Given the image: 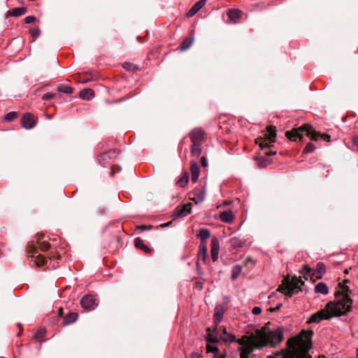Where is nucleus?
Segmentation results:
<instances>
[{"mask_svg": "<svg viewBox=\"0 0 358 358\" xmlns=\"http://www.w3.org/2000/svg\"><path fill=\"white\" fill-rule=\"evenodd\" d=\"M62 309H59V315L62 314Z\"/></svg>", "mask_w": 358, "mask_h": 358, "instance_id": "680f3d73", "label": "nucleus"}, {"mask_svg": "<svg viewBox=\"0 0 358 358\" xmlns=\"http://www.w3.org/2000/svg\"><path fill=\"white\" fill-rule=\"evenodd\" d=\"M275 151L270 150L265 153L267 156L257 158V162L258 166L260 168L266 167L270 163L269 157L275 155Z\"/></svg>", "mask_w": 358, "mask_h": 358, "instance_id": "a211bd4d", "label": "nucleus"}, {"mask_svg": "<svg viewBox=\"0 0 358 358\" xmlns=\"http://www.w3.org/2000/svg\"><path fill=\"white\" fill-rule=\"evenodd\" d=\"M282 340L283 334L280 328L273 331H267L266 327L257 329L255 334L243 336L238 338L237 343L241 345L238 348L240 358H250L255 349L262 350L268 345L274 348Z\"/></svg>", "mask_w": 358, "mask_h": 358, "instance_id": "f257e3e1", "label": "nucleus"}, {"mask_svg": "<svg viewBox=\"0 0 358 358\" xmlns=\"http://www.w3.org/2000/svg\"><path fill=\"white\" fill-rule=\"evenodd\" d=\"M315 150V146L312 143H308L303 150V154L313 152Z\"/></svg>", "mask_w": 358, "mask_h": 358, "instance_id": "ea45409f", "label": "nucleus"}, {"mask_svg": "<svg viewBox=\"0 0 358 358\" xmlns=\"http://www.w3.org/2000/svg\"><path fill=\"white\" fill-rule=\"evenodd\" d=\"M332 317L330 312L325 307L324 309H322L317 313L313 314L311 317L308 319L307 322L308 324L310 323H319L320 321L324 320H329Z\"/></svg>", "mask_w": 358, "mask_h": 358, "instance_id": "9d476101", "label": "nucleus"}, {"mask_svg": "<svg viewBox=\"0 0 358 358\" xmlns=\"http://www.w3.org/2000/svg\"><path fill=\"white\" fill-rule=\"evenodd\" d=\"M206 133L200 127L195 128L189 133V138L192 143H202L205 140Z\"/></svg>", "mask_w": 358, "mask_h": 358, "instance_id": "f8f14e48", "label": "nucleus"}, {"mask_svg": "<svg viewBox=\"0 0 358 358\" xmlns=\"http://www.w3.org/2000/svg\"><path fill=\"white\" fill-rule=\"evenodd\" d=\"M215 343H207L206 345V352L208 353L211 352L214 355V356L217 357L221 355L220 353L219 348L215 345Z\"/></svg>", "mask_w": 358, "mask_h": 358, "instance_id": "7c9ffc66", "label": "nucleus"}, {"mask_svg": "<svg viewBox=\"0 0 358 358\" xmlns=\"http://www.w3.org/2000/svg\"><path fill=\"white\" fill-rule=\"evenodd\" d=\"M57 91L67 94H71L73 92V88L65 85H61L57 87Z\"/></svg>", "mask_w": 358, "mask_h": 358, "instance_id": "f704fd0d", "label": "nucleus"}, {"mask_svg": "<svg viewBox=\"0 0 358 358\" xmlns=\"http://www.w3.org/2000/svg\"><path fill=\"white\" fill-rule=\"evenodd\" d=\"M123 67L128 70V71H134L135 70H136L137 67L131 64V63H129V62H125L124 64H123Z\"/></svg>", "mask_w": 358, "mask_h": 358, "instance_id": "37998d69", "label": "nucleus"}, {"mask_svg": "<svg viewBox=\"0 0 358 358\" xmlns=\"http://www.w3.org/2000/svg\"><path fill=\"white\" fill-rule=\"evenodd\" d=\"M219 217L222 222L225 223H230L234 220V215L230 210H225L220 213Z\"/></svg>", "mask_w": 358, "mask_h": 358, "instance_id": "b1692460", "label": "nucleus"}, {"mask_svg": "<svg viewBox=\"0 0 358 358\" xmlns=\"http://www.w3.org/2000/svg\"><path fill=\"white\" fill-rule=\"evenodd\" d=\"M252 313L254 314V315H259L262 313V309L260 307H258V306H255L253 308L252 310Z\"/></svg>", "mask_w": 358, "mask_h": 358, "instance_id": "de8ad7c7", "label": "nucleus"}, {"mask_svg": "<svg viewBox=\"0 0 358 358\" xmlns=\"http://www.w3.org/2000/svg\"><path fill=\"white\" fill-rule=\"evenodd\" d=\"M190 358H202V354L201 352H193Z\"/></svg>", "mask_w": 358, "mask_h": 358, "instance_id": "09e8293b", "label": "nucleus"}, {"mask_svg": "<svg viewBox=\"0 0 358 358\" xmlns=\"http://www.w3.org/2000/svg\"><path fill=\"white\" fill-rule=\"evenodd\" d=\"M191 172H192V180L195 182L199 178V167L196 164H194L191 166Z\"/></svg>", "mask_w": 358, "mask_h": 358, "instance_id": "c756f323", "label": "nucleus"}, {"mask_svg": "<svg viewBox=\"0 0 358 358\" xmlns=\"http://www.w3.org/2000/svg\"><path fill=\"white\" fill-rule=\"evenodd\" d=\"M110 173H111V175H112V176H113V174H114V171H113V169H111V171H110Z\"/></svg>", "mask_w": 358, "mask_h": 358, "instance_id": "052dcab7", "label": "nucleus"}, {"mask_svg": "<svg viewBox=\"0 0 358 358\" xmlns=\"http://www.w3.org/2000/svg\"><path fill=\"white\" fill-rule=\"evenodd\" d=\"M78 318V314L76 313H69L63 320V325H69L74 322Z\"/></svg>", "mask_w": 358, "mask_h": 358, "instance_id": "cd10ccee", "label": "nucleus"}, {"mask_svg": "<svg viewBox=\"0 0 358 358\" xmlns=\"http://www.w3.org/2000/svg\"><path fill=\"white\" fill-rule=\"evenodd\" d=\"M242 271V266L241 265L236 264L232 267L231 269V279L235 280L238 278L240 273Z\"/></svg>", "mask_w": 358, "mask_h": 358, "instance_id": "2f4dec72", "label": "nucleus"}, {"mask_svg": "<svg viewBox=\"0 0 358 358\" xmlns=\"http://www.w3.org/2000/svg\"><path fill=\"white\" fill-rule=\"evenodd\" d=\"M243 12L237 8L229 9L227 12L229 18L234 22H236L237 20L241 17Z\"/></svg>", "mask_w": 358, "mask_h": 358, "instance_id": "4be33fe9", "label": "nucleus"}, {"mask_svg": "<svg viewBox=\"0 0 358 358\" xmlns=\"http://www.w3.org/2000/svg\"><path fill=\"white\" fill-rule=\"evenodd\" d=\"M353 143L355 145L358 147V135L353 138Z\"/></svg>", "mask_w": 358, "mask_h": 358, "instance_id": "864d4df0", "label": "nucleus"}, {"mask_svg": "<svg viewBox=\"0 0 358 358\" xmlns=\"http://www.w3.org/2000/svg\"><path fill=\"white\" fill-rule=\"evenodd\" d=\"M17 116V113L16 112H10L5 115L4 120L7 122H10L15 119Z\"/></svg>", "mask_w": 358, "mask_h": 358, "instance_id": "79ce46f5", "label": "nucleus"}, {"mask_svg": "<svg viewBox=\"0 0 358 358\" xmlns=\"http://www.w3.org/2000/svg\"><path fill=\"white\" fill-rule=\"evenodd\" d=\"M226 312V308L222 304H218L215 308V313H214V323L216 326H217L223 319V316L224 313Z\"/></svg>", "mask_w": 358, "mask_h": 358, "instance_id": "4468645a", "label": "nucleus"}, {"mask_svg": "<svg viewBox=\"0 0 358 358\" xmlns=\"http://www.w3.org/2000/svg\"><path fill=\"white\" fill-rule=\"evenodd\" d=\"M339 285L341 287L342 291L336 292V293L335 294L336 297L342 296L343 294L349 295V293L352 292V291L350 289V288L346 285L343 284L341 285V283H339Z\"/></svg>", "mask_w": 358, "mask_h": 358, "instance_id": "c9c22d12", "label": "nucleus"}, {"mask_svg": "<svg viewBox=\"0 0 358 358\" xmlns=\"http://www.w3.org/2000/svg\"><path fill=\"white\" fill-rule=\"evenodd\" d=\"M196 286L197 288L202 289V285L200 282H197Z\"/></svg>", "mask_w": 358, "mask_h": 358, "instance_id": "6e6d98bb", "label": "nucleus"}, {"mask_svg": "<svg viewBox=\"0 0 358 358\" xmlns=\"http://www.w3.org/2000/svg\"><path fill=\"white\" fill-rule=\"evenodd\" d=\"M357 358H358V348H357Z\"/></svg>", "mask_w": 358, "mask_h": 358, "instance_id": "0e129e2a", "label": "nucleus"}, {"mask_svg": "<svg viewBox=\"0 0 358 358\" xmlns=\"http://www.w3.org/2000/svg\"><path fill=\"white\" fill-rule=\"evenodd\" d=\"M48 248V244H44V246L43 248V250H47Z\"/></svg>", "mask_w": 358, "mask_h": 358, "instance_id": "4d7b16f0", "label": "nucleus"}, {"mask_svg": "<svg viewBox=\"0 0 358 358\" xmlns=\"http://www.w3.org/2000/svg\"><path fill=\"white\" fill-rule=\"evenodd\" d=\"M226 357H227L226 353H222V354L218 355L217 357L214 356V358H226Z\"/></svg>", "mask_w": 358, "mask_h": 358, "instance_id": "5fc2aeb1", "label": "nucleus"}, {"mask_svg": "<svg viewBox=\"0 0 358 358\" xmlns=\"http://www.w3.org/2000/svg\"><path fill=\"white\" fill-rule=\"evenodd\" d=\"M286 136L292 140L303 141L304 136L310 137L313 141H317L319 137H321L324 141H329L331 136L329 134H321L315 131L312 127L308 124H305L301 127L292 129V131H287L285 133Z\"/></svg>", "mask_w": 358, "mask_h": 358, "instance_id": "f03ea898", "label": "nucleus"}, {"mask_svg": "<svg viewBox=\"0 0 358 358\" xmlns=\"http://www.w3.org/2000/svg\"><path fill=\"white\" fill-rule=\"evenodd\" d=\"M199 250L198 252V260L196 262V266H199V262L202 261L203 262H206V260L208 257V248L206 243H201L199 245Z\"/></svg>", "mask_w": 358, "mask_h": 358, "instance_id": "dca6fc26", "label": "nucleus"}, {"mask_svg": "<svg viewBox=\"0 0 358 358\" xmlns=\"http://www.w3.org/2000/svg\"><path fill=\"white\" fill-rule=\"evenodd\" d=\"M206 0H199L197 1L187 13V16L191 17L194 16L199 10H201L205 5Z\"/></svg>", "mask_w": 358, "mask_h": 358, "instance_id": "6ab92c4d", "label": "nucleus"}, {"mask_svg": "<svg viewBox=\"0 0 358 358\" xmlns=\"http://www.w3.org/2000/svg\"><path fill=\"white\" fill-rule=\"evenodd\" d=\"M46 331L45 329H39L34 334V338L36 340L42 342L41 338L45 336Z\"/></svg>", "mask_w": 358, "mask_h": 358, "instance_id": "4c0bfd02", "label": "nucleus"}, {"mask_svg": "<svg viewBox=\"0 0 358 358\" xmlns=\"http://www.w3.org/2000/svg\"><path fill=\"white\" fill-rule=\"evenodd\" d=\"M192 205L190 203L184 204L181 208H177L176 217H183L191 213Z\"/></svg>", "mask_w": 358, "mask_h": 358, "instance_id": "f3484780", "label": "nucleus"}, {"mask_svg": "<svg viewBox=\"0 0 358 358\" xmlns=\"http://www.w3.org/2000/svg\"><path fill=\"white\" fill-rule=\"evenodd\" d=\"M313 334V331L310 333V337ZM311 338L309 341L304 343L303 346H296L294 341L289 340L287 341L288 350L282 352V358H312L308 353V350L311 348Z\"/></svg>", "mask_w": 358, "mask_h": 358, "instance_id": "20e7f679", "label": "nucleus"}, {"mask_svg": "<svg viewBox=\"0 0 358 358\" xmlns=\"http://www.w3.org/2000/svg\"><path fill=\"white\" fill-rule=\"evenodd\" d=\"M36 20V17L33 15H29L24 18V23L31 24Z\"/></svg>", "mask_w": 358, "mask_h": 358, "instance_id": "49530a36", "label": "nucleus"}, {"mask_svg": "<svg viewBox=\"0 0 358 358\" xmlns=\"http://www.w3.org/2000/svg\"><path fill=\"white\" fill-rule=\"evenodd\" d=\"M201 153V143H192L191 146V154L193 156L198 157Z\"/></svg>", "mask_w": 358, "mask_h": 358, "instance_id": "c85d7f7f", "label": "nucleus"}, {"mask_svg": "<svg viewBox=\"0 0 358 358\" xmlns=\"http://www.w3.org/2000/svg\"><path fill=\"white\" fill-rule=\"evenodd\" d=\"M94 96V92L92 89H85L80 92V97L84 100L90 101Z\"/></svg>", "mask_w": 358, "mask_h": 358, "instance_id": "a878e982", "label": "nucleus"}, {"mask_svg": "<svg viewBox=\"0 0 358 358\" xmlns=\"http://www.w3.org/2000/svg\"><path fill=\"white\" fill-rule=\"evenodd\" d=\"M188 181L189 175L187 173H185L183 176L177 180L176 184L180 187H184L187 184Z\"/></svg>", "mask_w": 358, "mask_h": 358, "instance_id": "e433bc0d", "label": "nucleus"}, {"mask_svg": "<svg viewBox=\"0 0 358 358\" xmlns=\"http://www.w3.org/2000/svg\"><path fill=\"white\" fill-rule=\"evenodd\" d=\"M134 245H135L136 248H137L140 250H142L145 253H151L152 252V250L150 248H149L147 245H145L144 243V241L139 237L135 238Z\"/></svg>", "mask_w": 358, "mask_h": 358, "instance_id": "5701e85b", "label": "nucleus"}, {"mask_svg": "<svg viewBox=\"0 0 358 358\" xmlns=\"http://www.w3.org/2000/svg\"><path fill=\"white\" fill-rule=\"evenodd\" d=\"M326 272V266L323 262H318L316 264L315 269H312L308 266H305L303 270V278L308 280L310 278L320 279Z\"/></svg>", "mask_w": 358, "mask_h": 358, "instance_id": "423d86ee", "label": "nucleus"}, {"mask_svg": "<svg viewBox=\"0 0 358 358\" xmlns=\"http://www.w3.org/2000/svg\"><path fill=\"white\" fill-rule=\"evenodd\" d=\"M171 224V222H167L163 224V227H169Z\"/></svg>", "mask_w": 358, "mask_h": 358, "instance_id": "13d9d810", "label": "nucleus"}, {"mask_svg": "<svg viewBox=\"0 0 358 358\" xmlns=\"http://www.w3.org/2000/svg\"><path fill=\"white\" fill-rule=\"evenodd\" d=\"M303 284L304 282L301 280V277L294 276L290 282L285 287H280L278 290L284 293L286 296L292 297L301 290L300 286L303 285Z\"/></svg>", "mask_w": 358, "mask_h": 358, "instance_id": "39448f33", "label": "nucleus"}, {"mask_svg": "<svg viewBox=\"0 0 358 358\" xmlns=\"http://www.w3.org/2000/svg\"><path fill=\"white\" fill-rule=\"evenodd\" d=\"M219 250V241L214 238L212 239L210 244V256L213 262H216L218 259Z\"/></svg>", "mask_w": 358, "mask_h": 358, "instance_id": "2eb2a0df", "label": "nucleus"}, {"mask_svg": "<svg viewBox=\"0 0 358 358\" xmlns=\"http://www.w3.org/2000/svg\"><path fill=\"white\" fill-rule=\"evenodd\" d=\"M210 236V231L206 228L200 229L197 237L200 238L201 243H206V241Z\"/></svg>", "mask_w": 358, "mask_h": 358, "instance_id": "393cba45", "label": "nucleus"}, {"mask_svg": "<svg viewBox=\"0 0 358 358\" xmlns=\"http://www.w3.org/2000/svg\"><path fill=\"white\" fill-rule=\"evenodd\" d=\"M20 336V333H18V334H17V336Z\"/></svg>", "mask_w": 358, "mask_h": 358, "instance_id": "e2e57ef3", "label": "nucleus"}, {"mask_svg": "<svg viewBox=\"0 0 358 358\" xmlns=\"http://www.w3.org/2000/svg\"><path fill=\"white\" fill-rule=\"evenodd\" d=\"M336 301H330L327 303L326 308L333 317L343 315L350 311L352 306V299L350 295L343 294L342 296L336 297Z\"/></svg>", "mask_w": 358, "mask_h": 358, "instance_id": "7ed1b4c3", "label": "nucleus"}, {"mask_svg": "<svg viewBox=\"0 0 358 358\" xmlns=\"http://www.w3.org/2000/svg\"><path fill=\"white\" fill-rule=\"evenodd\" d=\"M119 153V150L116 149H111L107 152H102L98 156V162L101 166L106 167L110 164L111 161L115 159Z\"/></svg>", "mask_w": 358, "mask_h": 358, "instance_id": "1a4fd4ad", "label": "nucleus"}, {"mask_svg": "<svg viewBox=\"0 0 358 358\" xmlns=\"http://www.w3.org/2000/svg\"><path fill=\"white\" fill-rule=\"evenodd\" d=\"M275 136L276 130L275 127L270 126L267 127V133L264 134V136L257 138L256 142L259 145L262 149L271 148L273 146V143H275Z\"/></svg>", "mask_w": 358, "mask_h": 358, "instance_id": "0eeeda50", "label": "nucleus"}, {"mask_svg": "<svg viewBox=\"0 0 358 358\" xmlns=\"http://www.w3.org/2000/svg\"><path fill=\"white\" fill-rule=\"evenodd\" d=\"M282 306V303H278L275 308H271L270 310L271 312H275L279 310Z\"/></svg>", "mask_w": 358, "mask_h": 358, "instance_id": "3c124183", "label": "nucleus"}, {"mask_svg": "<svg viewBox=\"0 0 358 358\" xmlns=\"http://www.w3.org/2000/svg\"><path fill=\"white\" fill-rule=\"evenodd\" d=\"M207 331H209L208 335L206 336V340L208 343H217L219 342L217 336V327L216 326L212 331H210V328H208Z\"/></svg>", "mask_w": 358, "mask_h": 358, "instance_id": "412c9836", "label": "nucleus"}, {"mask_svg": "<svg viewBox=\"0 0 358 358\" xmlns=\"http://www.w3.org/2000/svg\"><path fill=\"white\" fill-rule=\"evenodd\" d=\"M89 80H90L89 79H87V80H82L80 82L83 83H85L88 82Z\"/></svg>", "mask_w": 358, "mask_h": 358, "instance_id": "bf43d9fd", "label": "nucleus"}, {"mask_svg": "<svg viewBox=\"0 0 358 358\" xmlns=\"http://www.w3.org/2000/svg\"><path fill=\"white\" fill-rule=\"evenodd\" d=\"M193 43V38H185L180 46V50L181 51L187 50L188 48L191 47Z\"/></svg>", "mask_w": 358, "mask_h": 358, "instance_id": "473e14b6", "label": "nucleus"}, {"mask_svg": "<svg viewBox=\"0 0 358 358\" xmlns=\"http://www.w3.org/2000/svg\"><path fill=\"white\" fill-rule=\"evenodd\" d=\"M220 338L225 343L236 342L238 339L236 338L235 335L228 333L225 327H223L222 332L220 334Z\"/></svg>", "mask_w": 358, "mask_h": 358, "instance_id": "aec40b11", "label": "nucleus"}, {"mask_svg": "<svg viewBox=\"0 0 358 358\" xmlns=\"http://www.w3.org/2000/svg\"><path fill=\"white\" fill-rule=\"evenodd\" d=\"M28 257L34 262L37 266H47L49 262L43 255H41L37 249L31 245L28 252Z\"/></svg>", "mask_w": 358, "mask_h": 358, "instance_id": "6e6552de", "label": "nucleus"}, {"mask_svg": "<svg viewBox=\"0 0 358 358\" xmlns=\"http://www.w3.org/2000/svg\"><path fill=\"white\" fill-rule=\"evenodd\" d=\"M55 96H56V94L48 92L43 95L42 99L44 101H49V100L52 99Z\"/></svg>", "mask_w": 358, "mask_h": 358, "instance_id": "c03bdc74", "label": "nucleus"}, {"mask_svg": "<svg viewBox=\"0 0 358 358\" xmlns=\"http://www.w3.org/2000/svg\"><path fill=\"white\" fill-rule=\"evenodd\" d=\"M22 126L27 129H32L36 124V120L35 117L31 113H25L22 119H21Z\"/></svg>", "mask_w": 358, "mask_h": 358, "instance_id": "ddd939ff", "label": "nucleus"}, {"mask_svg": "<svg viewBox=\"0 0 358 358\" xmlns=\"http://www.w3.org/2000/svg\"><path fill=\"white\" fill-rule=\"evenodd\" d=\"M205 199V193L202 191H200L196 197L192 198V201H194L196 203L202 202Z\"/></svg>", "mask_w": 358, "mask_h": 358, "instance_id": "a19ab883", "label": "nucleus"}, {"mask_svg": "<svg viewBox=\"0 0 358 358\" xmlns=\"http://www.w3.org/2000/svg\"><path fill=\"white\" fill-rule=\"evenodd\" d=\"M152 227L151 225H150V226H149V227H148V226H146V225H139V226H138V227H137V229H141V230L143 231V230H145V229H151Z\"/></svg>", "mask_w": 358, "mask_h": 358, "instance_id": "603ef678", "label": "nucleus"}, {"mask_svg": "<svg viewBox=\"0 0 358 358\" xmlns=\"http://www.w3.org/2000/svg\"><path fill=\"white\" fill-rule=\"evenodd\" d=\"M201 163L203 167H206L208 166L207 159L204 156L201 157Z\"/></svg>", "mask_w": 358, "mask_h": 358, "instance_id": "8fccbe9b", "label": "nucleus"}, {"mask_svg": "<svg viewBox=\"0 0 358 358\" xmlns=\"http://www.w3.org/2000/svg\"><path fill=\"white\" fill-rule=\"evenodd\" d=\"M30 34H31L32 36L36 37V36H40L41 31L38 28H34V29H30Z\"/></svg>", "mask_w": 358, "mask_h": 358, "instance_id": "a18cd8bd", "label": "nucleus"}, {"mask_svg": "<svg viewBox=\"0 0 358 358\" xmlns=\"http://www.w3.org/2000/svg\"><path fill=\"white\" fill-rule=\"evenodd\" d=\"M27 11V8L24 7H18L14 8L11 12L10 15L13 16L18 17L24 15Z\"/></svg>", "mask_w": 358, "mask_h": 358, "instance_id": "72a5a7b5", "label": "nucleus"}, {"mask_svg": "<svg viewBox=\"0 0 358 358\" xmlns=\"http://www.w3.org/2000/svg\"><path fill=\"white\" fill-rule=\"evenodd\" d=\"M230 243H231V245L234 248H238L243 247V243L238 238L234 237V238H231Z\"/></svg>", "mask_w": 358, "mask_h": 358, "instance_id": "58836bf2", "label": "nucleus"}, {"mask_svg": "<svg viewBox=\"0 0 358 358\" xmlns=\"http://www.w3.org/2000/svg\"><path fill=\"white\" fill-rule=\"evenodd\" d=\"M80 305L84 309L92 310L98 306V301L94 296L86 294L81 299Z\"/></svg>", "mask_w": 358, "mask_h": 358, "instance_id": "9b49d317", "label": "nucleus"}, {"mask_svg": "<svg viewBox=\"0 0 358 358\" xmlns=\"http://www.w3.org/2000/svg\"><path fill=\"white\" fill-rule=\"evenodd\" d=\"M315 292L326 295L329 293V287L324 282H320L315 286Z\"/></svg>", "mask_w": 358, "mask_h": 358, "instance_id": "bb28decb", "label": "nucleus"}]
</instances>
